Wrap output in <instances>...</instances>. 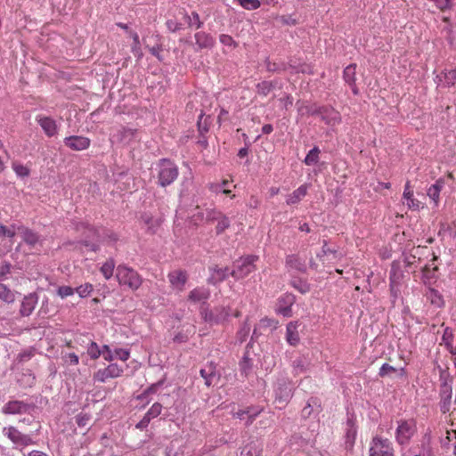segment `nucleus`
<instances>
[{
  "mask_svg": "<svg viewBox=\"0 0 456 456\" xmlns=\"http://www.w3.org/2000/svg\"><path fill=\"white\" fill-rule=\"evenodd\" d=\"M417 432V423L413 419H400L395 432V438L398 444L407 445Z\"/></svg>",
  "mask_w": 456,
  "mask_h": 456,
  "instance_id": "1",
  "label": "nucleus"
},
{
  "mask_svg": "<svg viewBox=\"0 0 456 456\" xmlns=\"http://www.w3.org/2000/svg\"><path fill=\"white\" fill-rule=\"evenodd\" d=\"M116 277L120 285H125L133 290L140 288L142 279L140 274L126 265H118L116 271Z\"/></svg>",
  "mask_w": 456,
  "mask_h": 456,
  "instance_id": "2",
  "label": "nucleus"
},
{
  "mask_svg": "<svg viewBox=\"0 0 456 456\" xmlns=\"http://www.w3.org/2000/svg\"><path fill=\"white\" fill-rule=\"evenodd\" d=\"M258 260L257 256L248 255L234 263L233 269L230 274L236 280L246 278L256 270L255 263Z\"/></svg>",
  "mask_w": 456,
  "mask_h": 456,
  "instance_id": "3",
  "label": "nucleus"
},
{
  "mask_svg": "<svg viewBox=\"0 0 456 456\" xmlns=\"http://www.w3.org/2000/svg\"><path fill=\"white\" fill-rule=\"evenodd\" d=\"M369 456H395L393 443L388 438L375 436L370 443Z\"/></svg>",
  "mask_w": 456,
  "mask_h": 456,
  "instance_id": "4",
  "label": "nucleus"
},
{
  "mask_svg": "<svg viewBox=\"0 0 456 456\" xmlns=\"http://www.w3.org/2000/svg\"><path fill=\"white\" fill-rule=\"evenodd\" d=\"M76 231L80 235L78 244L88 248L91 251L95 252L99 249V246L93 242L97 236V231L94 227L85 223H80L77 224Z\"/></svg>",
  "mask_w": 456,
  "mask_h": 456,
  "instance_id": "5",
  "label": "nucleus"
},
{
  "mask_svg": "<svg viewBox=\"0 0 456 456\" xmlns=\"http://www.w3.org/2000/svg\"><path fill=\"white\" fill-rule=\"evenodd\" d=\"M178 176V168L170 160L163 159L159 165V184L166 187L171 184Z\"/></svg>",
  "mask_w": 456,
  "mask_h": 456,
  "instance_id": "6",
  "label": "nucleus"
},
{
  "mask_svg": "<svg viewBox=\"0 0 456 456\" xmlns=\"http://www.w3.org/2000/svg\"><path fill=\"white\" fill-rule=\"evenodd\" d=\"M311 115H318L329 126H336L341 122V116L338 110L331 107L321 106L309 110Z\"/></svg>",
  "mask_w": 456,
  "mask_h": 456,
  "instance_id": "7",
  "label": "nucleus"
},
{
  "mask_svg": "<svg viewBox=\"0 0 456 456\" xmlns=\"http://www.w3.org/2000/svg\"><path fill=\"white\" fill-rule=\"evenodd\" d=\"M201 315L205 322L210 324H219L227 320L230 315V307L217 306L211 311L204 310Z\"/></svg>",
  "mask_w": 456,
  "mask_h": 456,
  "instance_id": "8",
  "label": "nucleus"
},
{
  "mask_svg": "<svg viewBox=\"0 0 456 456\" xmlns=\"http://www.w3.org/2000/svg\"><path fill=\"white\" fill-rule=\"evenodd\" d=\"M124 372L122 366L117 363H110L103 369H100L94 374V380L101 383L106 382L110 379L118 378Z\"/></svg>",
  "mask_w": 456,
  "mask_h": 456,
  "instance_id": "9",
  "label": "nucleus"
},
{
  "mask_svg": "<svg viewBox=\"0 0 456 456\" xmlns=\"http://www.w3.org/2000/svg\"><path fill=\"white\" fill-rule=\"evenodd\" d=\"M295 303V296L290 293L281 295L277 300L276 312L285 317L292 316V305Z\"/></svg>",
  "mask_w": 456,
  "mask_h": 456,
  "instance_id": "10",
  "label": "nucleus"
},
{
  "mask_svg": "<svg viewBox=\"0 0 456 456\" xmlns=\"http://www.w3.org/2000/svg\"><path fill=\"white\" fill-rule=\"evenodd\" d=\"M4 433L14 444L27 446L33 444L34 442L30 436L24 435L14 427H8L4 428Z\"/></svg>",
  "mask_w": 456,
  "mask_h": 456,
  "instance_id": "11",
  "label": "nucleus"
},
{
  "mask_svg": "<svg viewBox=\"0 0 456 456\" xmlns=\"http://www.w3.org/2000/svg\"><path fill=\"white\" fill-rule=\"evenodd\" d=\"M169 283L174 289L183 291L188 281V273L184 270L176 269L167 275Z\"/></svg>",
  "mask_w": 456,
  "mask_h": 456,
  "instance_id": "12",
  "label": "nucleus"
},
{
  "mask_svg": "<svg viewBox=\"0 0 456 456\" xmlns=\"http://www.w3.org/2000/svg\"><path fill=\"white\" fill-rule=\"evenodd\" d=\"M403 278V271L401 270L400 264L394 261L391 265V270L389 274L390 289L391 292L396 295L399 290L402 280Z\"/></svg>",
  "mask_w": 456,
  "mask_h": 456,
  "instance_id": "13",
  "label": "nucleus"
},
{
  "mask_svg": "<svg viewBox=\"0 0 456 456\" xmlns=\"http://www.w3.org/2000/svg\"><path fill=\"white\" fill-rule=\"evenodd\" d=\"M64 143L73 151H83L89 148L91 141L86 136L71 135L64 139Z\"/></svg>",
  "mask_w": 456,
  "mask_h": 456,
  "instance_id": "14",
  "label": "nucleus"
},
{
  "mask_svg": "<svg viewBox=\"0 0 456 456\" xmlns=\"http://www.w3.org/2000/svg\"><path fill=\"white\" fill-rule=\"evenodd\" d=\"M36 120L48 137H53L57 134L58 126L53 118L38 115L37 116Z\"/></svg>",
  "mask_w": 456,
  "mask_h": 456,
  "instance_id": "15",
  "label": "nucleus"
},
{
  "mask_svg": "<svg viewBox=\"0 0 456 456\" xmlns=\"http://www.w3.org/2000/svg\"><path fill=\"white\" fill-rule=\"evenodd\" d=\"M162 411V405L159 403H155L151 405L149 411L145 413L143 418L136 424L135 428L141 430L145 429L151 419L158 417Z\"/></svg>",
  "mask_w": 456,
  "mask_h": 456,
  "instance_id": "16",
  "label": "nucleus"
},
{
  "mask_svg": "<svg viewBox=\"0 0 456 456\" xmlns=\"http://www.w3.org/2000/svg\"><path fill=\"white\" fill-rule=\"evenodd\" d=\"M38 302V297L36 293H30L23 297L21 301L20 313L22 316H29Z\"/></svg>",
  "mask_w": 456,
  "mask_h": 456,
  "instance_id": "17",
  "label": "nucleus"
},
{
  "mask_svg": "<svg viewBox=\"0 0 456 456\" xmlns=\"http://www.w3.org/2000/svg\"><path fill=\"white\" fill-rule=\"evenodd\" d=\"M286 267L299 273L306 272L305 259L297 254L289 255L286 257Z\"/></svg>",
  "mask_w": 456,
  "mask_h": 456,
  "instance_id": "18",
  "label": "nucleus"
},
{
  "mask_svg": "<svg viewBox=\"0 0 456 456\" xmlns=\"http://www.w3.org/2000/svg\"><path fill=\"white\" fill-rule=\"evenodd\" d=\"M441 402H440V411L443 413H446L451 410V403L452 397V387L444 383L441 387L440 391Z\"/></svg>",
  "mask_w": 456,
  "mask_h": 456,
  "instance_id": "19",
  "label": "nucleus"
},
{
  "mask_svg": "<svg viewBox=\"0 0 456 456\" xmlns=\"http://www.w3.org/2000/svg\"><path fill=\"white\" fill-rule=\"evenodd\" d=\"M345 82L351 87L354 94H359V89L356 86V64H350L346 66L343 72Z\"/></svg>",
  "mask_w": 456,
  "mask_h": 456,
  "instance_id": "20",
  "label": "nucleus"
},
{
  "mask_svg": "<svg viewBox=\"0 0 456 456\" xmlns=\"http://www.w3.org/2000/svg\"><path fill=\"white\" fill-rule=\"evenodd\" d=\"M298 322H290L287 324L286 327V341L293 346H296L300 340L299 333H298Z\"/></svg>",
  "mask_w": 456,
  "mask_h": 456,
  "instance_id": "21",
  "label": "nucleus"
},
{
  "mask_svg": "<svg viewBox=\"0 0 456 456\" xmlns=\"http://www.w3.org/2000/svg\"><path fill=\"white\" fill-rule=\"evenodd\" d=\"M194 38L199 49L212 48L216 44L215 38L203 31L197 32L194 35Z\"/></svg>",
  "mask_w": 456,
  "mask_h": 456,
  "instance_id": "22",
  "label": "nucleus"
},
{
  "mask_svg": "<svg viewBox=\"0 0 456 456\" xmlns=\"http://www.w3.org/2000/svg\"><path fill=\"white\" fill-rule=\"evenodd\" d=\"M210 297V291L204 287L193 289L188 295V300L193 303L204 302Z\"/></svg>",
  "mask_w": 456,
  "mask_h": 456,
  "instance_id": "23",
  "label": "nucleus"
},
{
  "mask_svg": "<svg viewBox=\"0 0 456 456\" xmlns=\"http://www.w3.org/2000/svg\"><path fill=\"white\" fill-rule=\"evenodd\" d=\"M308 185L302 184L297 189H296L292 193L287 196L286 203L287 205L292 206L299 203L305 196L307 194Z\"/></svg>",
  "mask_w": 456,
  "mask_h": 456,
  "instance_id": "24",
  "label": "nucleus"
},
{
  "mask_svg": "<svg viewBox=\"0 0 456 456\" xmlns=\"http://www.w3.org/2000/svg\"><path fill=\"white\" fill-rule=\"evenodd\" d=\"M240 456H263V446L257 442H249L242 447Z\"/></svg>",
  "mask_w": 456,
  "mask_h": 456,
  "instance_id": "25",
  "label": "nucleus"
},
{
  "mask_svg": "<svg viewBox=\"0 0 456 456\" xmlns=\"http://www.w3.org/2000/svg\"><path fill=\"white\" fill-rule=\"evenodd\" d=\"M291 397V388L289 384H281L275 390V402L285 404Z\"/></svg>",
  "mask_w": 456,
  "mask_h": 456,
  "instance_id": "26",
  "label": "nucleus"
},
{
  "mask_svg": "<svg viewBox=\"0 0 456 456\" xmlns=\"http://www.w3.org/2000/svg\"><path fill=\"white\" fill-rule=\"evenodd\" d=\"M28 405L26 403H23L20 401H11L7 403L3 409L4 413L6 414H16V413H22L27 412L28 410Z\"/></svg>",
  "mask_w": 456,
  "mask_h": 456,
  "instance_id": "27",
  "label": "nucleus"
},
{
  "mask_svg": "<svg viewBox=\"0 0 456 456\" xmlns=\"http://www.w3.org/2000/svg\"><path fill=\"white\" fill-rule=\"evenodd\" d=\"M444 181L442 178L436 180L427 191V195L434 201L436 206H438L440 200V192L444 188Z\"/></svg>",
  "mask_w": 456,
  "mask_h": 456,
  "instance_id": "28",
  "label": "nucleus"
},
{
  "mask_svg": "<svg viewBox=\"0 0 456 456\" xmlns=\"http://www.w3.org/2000/svg\"><path fill=\"white\" fill-rule=\"evenodd\" d=\"M21 238L28 245L35 246L39 241V236L37 233L34 232L32 230L20 227L19 228Z\"/></svg>",
  "mask_w": 456,
  "mask_h": 456,
  "instance_id": "29",
  "label": "nucleus"
},
{
  "mask_svg": "<svg viewBox=\"0 0 456 456\" xmlns=\"http://www.w3.org/2000/svg\"><path fill=\"white\" fill-rule=\"evenodd\" d=\"M230 274L228 268H216L214 269L209 282L216 284L224 281Z\"/></svg>",
  "mask_w": 456,
  "mask_h": 456,
  "instance_id": "30",
  "label": "nucleus"
},
{
  "mask_svg": "<svg viewBox=\"0 0 456 456\" xmlns=\"http://www.w3.org/2000/svg\"><path fill=\"white\" fill-rule=\"evenodd\" d=\"M426 297L432 305H435L437 307H442L444 304L443 297L435 289L429 288L426 292Z\"/></svg>",
  "mask_w": 456,
  "mask_h": 456,
  "instance_id": "31",
  "label": "nucleus"
},
{
  "mask_svg": "<svg viewBox=\"0 0 456 456\" xmlns=\"http://www.w3.org/2000/svg\"><path fill=\"white\" fill-rule=\"evenodd\" d=\"M0 300L7 304L12 303L15 300V293L3 282H0Z\"/></svg>",
  "mask_w": 456,
  "mask_h": 456,
  "instance_id": "32",
  "label": "nucleus"
},
{
  "mask_svg": "<svg viewBox=\"0 0 456 456\" xmlns=\"http://www.w3.org/2000/svg\"><path fill=\"white\" fill-rule=\"evenodd\" d=\"M403 199L407 200V207L411 210H419L421 202L414 198L413 191L403 193Z\"/></svg>",
  "mask_w": 456,
  "mask_h": 456,
  "instance_id": "33",
  "label": "nucleus"
},
{
  "mask_svg": "<svg viewBox=\"0 0 456 456\" xmlns=\"http://www.w3.org/2000/svg\"><path fill=\"white\" fill-rule=\"evenodd\" d=\"M290 285L299 291L301 294H306L310 291V284L302 279H293L290 281Z\"/></svg>",
  "mask_w": 456,
  "mask_h": 456,
  "instance_id": "34",
  "label": "nucleus"
},
{
  "mask_svg": "<svg viewBox=\"0 0 456 456\" xmlns=\"http://www.w3.org/2000/svg\"><path fill=\"white\" fill-rule=\"evenodd\" d=\"M321 153V151L320 149L315 146L308 153L307 155L305 156V159H304V163L306 165V166H312V165H315L316 163H318L319 161V155Z\"/></svg>",
  "mask_w": 456,
  "mask_h": 456,
  "instance_id": "35",
  "label": "nucleus"
},
{
  "mask_svg": "<svg viewBox=\"0 0 456 456\" xmlns=\"http://www.w3.org/2000/svg\"><path fill=\"white\" fill-rule=\"evenodd\" d=\"M136 130H134L132 128L121 126L118 131L117 134H114L112 135V138H116L118 142H123L126 137H132L134 136Z\"/></svg>",
  "mask_w": 456,
  "mask_h": 456,
  "instance_id": "36",
  "label": "nucleus"
},
{
  "mask_svg": "<svg viewBox=\"0 0 456 456\" xmlns=\"http://www.w3.org/2000/svg\"><path fill=\"white\" fill-rule=\"evenodd\" d=\"M115 268V262L113 259L107 260L101 267V273L106 280H109L113 275Z\"/></svg>",
  "mask_w": 456,
  "mask_h": 456,
  "instance_id": "37",
  "label": "nucleus"
},
{
  "mask_svg": "<svg viewBox=\"0 0 456 456\" xmlns=\"http://www.w3.org/2000/svg\"><path fill=\"white\" fill-rule=\"evenodd\" d=\"M245 410L248 416L247 425H250L253 423L255 419L263 411L264 409L263 407L259 406H250Z\"/></svg>",
  "mask_w": 456,
  "mask_h": 456,
  "instance_id": "38",
  "label": "nucleus"
},
{
  "mask_svg": "<svg viewBox=\"0 0 456 456\" xmlns=\"http://www.w3.org/2000/svg\"><path fill=\"white\" fill-rule=\"evenodd\" d=\"M142 219L145 225H147V228L150 232H156V230L159 225V222L158 220H154L153 217L149 215H143L142 216Z\"/></svg>",
  "mask_w": 456,
  "mask_h": 456,
  "instance_id": "39",
  "label": "nucleus"
},
{
  "mask_svg": "<svg viewBox=\"0 0 456 456\" xmlns=\"http://www.w3.org/2000/svg\"><path fill=\"white\" fill-rule=\"evenodd\" d=\"M200 373V376L204 379L206 386L210 387L212 383V378L215 375V368L210 366L208 370L206 369H201Z\"/></svg>",
  "mask_w": 456,
  "mask_h": 456,
  "instance_id": "40",
  "label": "nucleus"
},
{
  "mask_svg": "<svg viewBox=\"0 0 456 456\" xmlns=\"http://www.w3.org/2000/svg\"><path fill=\"white\" fill-rule=\"evenodd\" d=\"M12 169L16 173V175L20 177H27L30 174L29 168L20 163H13Z\"/></svg>",
  "mask_w": 456,
  "mask_h": 456,
  "instance_id": "41",
  "label": "nucleus"
},
{
  "mask_svg": "<svg viewBox=\"0 0 456 456\" xmlns=\"http://www.w3.org/2000/svg\"><path fill=\"white\" fill-rule=\"evenodd\" d=\"M230 226V221L228 217L223 215L220 219L217 221V224L216 226V232L217 234H221Z\"/></svg>",
  "mask_w": 456,
  "mask_h": 456,
  "instance_id": "42",
  "label": "nucleus"
},
{
  "mask_svg": "<svg viewBox=\"0 0 456 456\" xmlns=\"http://www.w3.org/2000/svg\"><path fill=\"white\" fill-rule=\"evenodd\" d=\"M87 354L93 360H96L102 354V349L95 342H91L87 348Z\"/></svg>",
  "mask_w": 456,
  "mask_h": 456,
  "instance_id": "43",
  "label": "nucleus"
},
{
  "mask_svg": "<svg viewBox=\"0 0 456 456\" xmlns=\"http://www.w3.org/2000/svg\"><path fill=\"white\" fill-rule=\"evenodd\" d=\"M12 265L10 263H3L0 265V282L6 281L11 274Z\"/></svg>",
  "mask_w": 456,
  "mask_h": 456,
  "instance_id": "44",
  "label": "nucleus"
},
{
  "mask_svg": "<svg viewBox=\"0 0 456 456\" xmlns=\"http://www.w3.org/2000/svg\"><path fill=\"white\" fill-rule=\"evenodd\" d=\"M93 291V285L91 283H85L76 289V292L81 297H86Z\"/></svg>",
  "mask_w": 456,
  "mask_h": 456,
  "instance_id": "45",
  "label": "nucleus"
},
{
  "mask_svg": "<svg viewBox=\"0 0 456 456\" xmlns=\"http://www.w3.org/2000/svg\"><path fill=\"white\" fill-rule=\"evenodd\" d=\"M219 41L221 44L226 46L233 48H236L238 46L237 42L230 35L221 34L219 36Z\"/></svg>",
  "mask_w": 456,
  "mask_h": 456,
  "instance_id": "46",
  "label": "nucleus"
},
{
  "mask_svg": "<svg viewBox=\"0 0 456 456\" xmlns=\"http://www.w3.org/2000/svg\"><path fill=\"white\" fill-rule=\"evenodd\" d=\"M186 18L190 27L195 26L196 28H200L202 26V22L200 20V15L196 12H191V15L190 16L187 15Z\"/></svg>",
  "mask_w": 456,
  "mask_h": 456,
  "instance_id": "47",
  "label": "nucleus"
},
{
  "mask_svg": "<svg viewBox=\"0 0 456 456\" xmlns=\"http://www.w3.org/2000/svg\"><path fill=\"white\" fill-rule=\"evenodd\" d=\"M337 251L334 249H331L328 246V242L326 240L323 241L322 247V252L317 254V257L322 262H325V256L328 254H336Z\"/></svg>",
  "mask_w": 456,
  "mask_h": 456,
  "instance_id": "48",
  "label": "nucleus"
},
{
  "mask_svg": "<svg viewBox=\"0 0 456 456\" xmlns=\"http://www.w3.org/2000/svg\"><path fill=\"white\" fill-rule=\"evenodd\" d=\"M206 215L207 221L214 222L218 221L224 214L216 209H208Z\"/></svg>",
  "mask_w": 456,
  "mask_h": 456,
  "instance_id": "49",
  "label": "nucleus"
},
{
  "mask_svg": "<svg viewBox=\"0 0 456 456\" xmlns=\"http://www.w3.org/2000/svg\"><path fill=\"white\" fill-rule=\"evenodd\" d=\"M395 372H396V369L395 367L388 363H384L379 369V375L383 378Z\"/></svg>",
  "mask_w": 456,
  "mask_h": 456,
  "instance_id": "50",
  "label": "nucleus"
},
{
  "mask_svg": "<svg viewBox=\"0 0 456 456\" xmlns=\"http://www.w3.org/2000/svg\"><path fill=\"white\" fill-rule=\"evenodd\" d=\"M444 81L448 86L456 84V69L444 73Z\"/></svg>",
  "mask_w": 456,
  "mask_h": 456,
  "instance_id": "51",
  "label": "nucleus"
},
{
  "mask_svg": "<svg viewBox=\"0 0 456 456\" xmlns=\"http://www.w3.org/2000/svg\"><path fill=\"white\" fill-rule=\"evenodd\" d=\"M58 295L61 297H67L74 294V289L69 286H61L57 291Z\"/></svg>",
  "mask_w": 456,
  "mask_h": 456,
  "instance_id": "52",
  "label": "nucleus"
},
{
  "mask_svg": "<svg viewBox=\"0 0 456 456\" xmlns=\"http://www.w3.org/2000/svg\"><path fill=\"white\" fill-rule=\"evenodd\" d=\"M63 361L65 363L70 365H77L79 362V358L75 353H69L63 356Z\"/></svg>",
  "mask_w": 456,
  "mask_h": 456,
  "instance_id": "53",
  "label": "nucleus"
},
{
  "mask_svg": "<svg viewBox=\"0 0 456 456\" xmlns=\"http://www.w3.org/2000/svg\"><path fill=\"white\" fill-rule=\"evenodd\" d=\"M114 357H117L119 360L126 362L129 359L130 353L126 349L118 348L114 351Z\"/></svg>",
  "mask_w": 456,
  "mask_h": 456,
  "instance_id": "54",
  "label": "nucleus"
},
{
  "mask_svg": "<svg viewBox=\"0 0 456 456\" xmlns=\"http://www.w3.org/2000/svg\"><path fill=\"white\" fill-rule=\"evenodd\" d=\"M452 337H453L452 330L450 328H445L444 334H443L442 340L444 342V344L447 347L449 346H451V344L452 343Z\"/></svg>",
  "mask_w": 456,
  "mask_h": 456,
  "instance_id": "55",
  "label": "nucleus"
},
{
  "mask_svg": "<svg viewBox=\"0 0 456 456\" xmlns=\"http://www.w3.org/2000/svg\"><path fill=\"white\" fill-rule=\"evenodd\" d=\"M15 236V231L8 228L7 226L0 224V237L13 238Z\"/></svg>",
  "mask_w": 456,
  "mask_h": 456,
  "instance_id": "56",
  "label": "nucleus"
},
{
  "mask_svg": "<svg viewBox=\"0 0 456 456\" xmlns=\"http://www.w3.org/2000/svg\"><path fill=\"white\" fill-rule=\"evenodd\" d=\"M104 360L111 362L114 359V353L110 350V346L105 345L102 348V354Z\"/></svg>",
  "mask_w": 456,
  "mask_h": 456,
  "instance_id": "57",
  "label": "nucleus"
},
{
  "mask_svg": "<svg viewBox=\"0 0 456 456\" xmlns=\"http://www.w3.org/2000/svg\"><path fill=\"white\" fill-rule=\"evenodd\" d=\"M240 368L241 372L245 376H247L248 374V371L251 369V363L247 357H244V359L240 362Z\"/></svg>",
  "mask_w": 456,
  "mask_h": 456,
  "instance_id": "58",
  "label": "nucleus"
},
{
  "mask_svg": "<svg viewBox=\"0 0 456 456\" xmlns=\"http://www.w3.org/2000/svg\"><path fill=\"white\" fill-rule=\"evenodd\" d=\"M293 368L296 374H300L305 371V368L304 365V361L302 359H297L293 362Z\"/></svg>",
  "mask_w": 456,
  "mask_h": 456,
  "instance_id": "59",
  "label": "nucleus"
},
{
  "mask_svg": "<svg viewBox=\"0 0 456 456\" xmlns=\"http://www.w3.org/2000/svg\"><path fill=\"white\" fill-rule=\"evenodd\" d=\"M436 6L441 10H445L453 4L454 0H435Z\"/></svg>",
  "mask_w": 456,
  "mask_h": 456,
  "instance_id": "60",
  "label": "nucleus"
},
{
  "mask_svg": "<svg viewBox=\"0 0 456 456\" xmlns=\"http://www.w3.org/2000/svg\"><path fill=\"white\" fill-rule=\"evenodd\" d=\"M131 51L138 58L142 57V50H141V43H140V41H137V42H134V43L132 44Z\"/></svg>",
  "mask_w": 456,
  "mask_h": 456,
  "instance_id": "61",
  "label": "nucleus"
},
{
  "mask_svg": "<svg viewBox=\"0 0 456 456\" xmlns=\"http://www.w3.org/2000/svg\"><path fill=\"white\" fill-rule=\"evenodd\" d=\"M258 91L264 95H266L271 90V84L268 82H263L257 86Z\"/></svg>",
  "mask_w": 456,
  "mask_h": 456,
  "instance_id": "62",
  "label": "nucleus"
},
{
  "mask_svg": "<svg viewBox=\"0 0 456 456\" xmlns=\"http://www.w3.org/2000/svg\"><path fill=\"white\" fill-rule=\"evenodd\" d=\"M167 27L170 31L175 32L181 28V24L175 22V20H169L167 21Z\"/></svg>",
  "mask_w": 456,
  "mask_h": 456,
  "instance_id": "63",
  "label": "nucleus"
},
{
  "mask_svg": "<svg viewBox=\"0 0 456 456\" xmlns=\"http://www.w3.org/2000/svg\"><path fill=\"white\" fill-rule=\"evenodd\" d=\"M33 356V352L31 350L25 351L18 355L19 362H25L29 360Z\"/></svg>",
  "mask_w": 456,
  "mask_h": 456,
  "instance_id": "64",
  "label": "nucleus"
}]
</instances>
